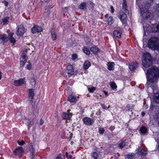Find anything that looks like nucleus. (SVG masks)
I'll use <instances>...</instances> for the list:
<instances>
[{
  "label": "nucleus",
  "mask_w": 159,
  "mask_h": 159,
  "mask_svg": "<svg viewBox=\"0 0 159 159\" xmlns=\"http://www.w3.org/2000/svg\"><path fill=\"white\" fill-rule=\"evenodd\" d=\"M43 29L42 28L37 25H35L32 28L31 31L33 34L36 33H39L42 32Z\"/></svg>",
  "instance_id": "nucleus-7"
},
{
  "label": "nucleus",
  "mask_w": 159,
  "mask_h": 159,
  "mask_svg": "<svg viewBox=\"0 0 159 159\" xmlns=\"http://www.w3.org/2000/svg\"><path fill=\"white\" fill-rule=\"evenodd\" d=\"M107 23L108 24L111 25L114 22V19L112 16L109 17L107 20Z\"/></svg>",
  "instance_id": "nucleus-25"
},
{
  "label": "nucleus",
  "mask_w": 159,
  "mask_h": 159,
  "mask_svg": "<svg viewBox=\"0 0 159 159\" xmlns=\"http://www.w3.org/2000/svg\"><path fill=\"white\" fill-rule=\"evenodd\" d=\"M142 150H141V154H142V155H143V154H144L145 153H144L143 152H142Z\"/></svg>",
  "instance_id": "nucleus-54"
},
{
  "label": "nucleus",
  "mask_w": 159,
  "mask_h": 159,
  "mask_svg": "<svg viewBox=\"0 0 159 159\" xmlns=\"http://www.w3.org/2000/svg\"><path fill=\"white\" fill-rule=\"evenodd\" d=\"M30 82L32 86L35 87L36 84V81L34 78L32 77L30 79Z\"/></svg>",
  "instance_id": "nucleus-24"
},
{
  "label": "nucleus",
  "mask_w": 159,
  "mask_h": 159,
  "mask_svg": "<svg viewBox=\"0 0 159 159\" xmlns=\"http://www.w3.org/2000/svg\"><path fill=\"white\" fill-rule=\"evenodd\" d=\"M25 30L22 25H20L18 27L16 34L18 36H22L25 32Z\"/></svg>",
  "instance_id": "nucleus-10"
},
{
  "label": "nucleus",
  "mask_w": 159,
  "mask_h": 159,
  "mask_svg": "<svg viewBox=\"0 0 159 159\" xmlns=\"http://www.w3.org/2000/svg\"><path fill=\"white\" fill-rule=\"evenodd\" d=\"M8 40V38L6 34L0 35V43L6 42Z\"/></svg>",
  "instance_id": "nucleus-14"
},
{
  "label": "nucleus",
  "mask_w": 159,
  "mask_h": 159,
  "mask_svg": "<svg viewBox=\"0 0 159 159\" xmlns=\"http://www.w3.org/2000/svg\"><path fill=\"white\" fill-rule=\"evenodd\" d=\"M103 92L104 93V94L105 95H106V96H108V93L106 91L104 90V91H103Z\"/></svg>",
  "instance_id": "nucleus-46"
},
{
  "label": "nucleus",
  "mask_w": 159,
  "mask_h": 159,
  "mask_svg": "<svg viewBox=\"0 0 159 159\" xmlns=\"http://www.w3.org/2000/svg\"><path fill=\"white\" fill-rule=\"evenodd\" d=\"M156 7H158L159 8V4H157L156 5Z\"/></svg>",
  "instance_id": "nucleus-53"
},
{
  "label": "nucleus",
  "mask_w": 159,
  "mask_h": 159,
  "mask_svg": "<svg viewBox=\"0 0 159 159\" xmlns=\"http://www.w3.org/2000/svg\"><path fill=\"white\" fill-rule=\"evenodd\" d=\"M66 155L68 159H72V156L70 154H69L67 152H66Z\"/></svg>",
  "instance_id": "nucleus-38"
},
{
  "label": "nucleus",
  "mask_w": 159,
  "mask_h": 159,
  "mask_svg": "<svg viewBox=\"0 0 159 159\" xmlns=\"http://www.w3.org/2000/svg\"><path fill=\"white\" fill-rule=\"evenodd\" d=\"M28 51V50L27 49H25L23 51V53L22 54H24L26 55Z\"/></svg>",
  "instance_id": "nucleus-43"
},
{
  "label": "nucleus",
  "mask_w": 159,
  "mask_h": 159,
  "mask_svg": "<svg viewBox=\"0 0 159 159\" xmlns=\"http://www.w3.org/2000/svg\"><path fill=\"white\" fill-rule=\"evenodd\" d=\"M141 115L143 116H144L145 115V113L143 112H142L141 113Z\"/></svg>",
  "instance_id": "nucleus-48"
},
{
  "label": "nucleus",
  "mask_w": 159,
  "mask_h": 159,
  "mask_svg": "<svg viewBox=\"0 0 159 159\" xmlns=\"http://www.w3.org/2000/svg\"><path fill=\"white\" fill-rule=\"evenodd\" d=\"M51 34H52V38L53 40H55L56 39V37H57L56 35V34L54 33H52Z\"/></svg>",
  "instance_id": "nucleus-37"
},
{
  "label": "nucleus",
  "mask_w": 159,
  "mask_h": 159,
  "mask_svg": "<svg viewBox=\"0 0 159 159\" xmlns=\"http://www.w3.org/2000/svg\"><path fill=\"white\" fill-rule=\"evenodd\" d=\"M148 80L150 82H156L159 78V68L153 66L149 69L147 72Z\"/></svg>",
  "instance_id": "nucleus-1"
},
{
  "label": "nucleus",
  "mask_w": 159,
  "mask_h": 159,
  "mask_svg": "<svg viewBox=\"0 0 159 159\" xmlns=\"http://www.w3.org/2000/svg\"><path fill=\"white\" fill-rule=\"evenodd\" d=\"M122 31L120 30H117L114 31L113 34L115 37L120 38L121 36Z\"/></svg>",
  "instance_id": "nucleus-15"
},
{
  "label": "nucleus",
  "mask_w": 159,
  "mask_h": 159,
  "mask_svg": "<svg viewBox=\"0 0 159 159\" xmlns=\"http://www.w3.org/2000/svg\"><path fill=\"white\" fill-rule=\"evenodd\" d=\"M91 64L90 62L88 61H85L83 65V68L84 70H86L91 66Z\"/></svg>",
  "instance_id": "nucleus-17"
},
{
  "label": "nucleus",
  "mask_w": 159,
  "mask_h": 159,
  "mask_svg": "<svg viewBox=\"0 0 159 159\" xmlns=\"http://www.w3.org/2000/svg\"><path fill=\"white\" fill-rule=\"evenodd\" d=\"M83 50L84 52L87 55H89L90 53V51L89 49L87 48L84 47L83 48Z\"/></svg>",
  "instance_id": "nucleus-28"
},
{
  "label": "nucleus",
  "mask_w": 159,
  "mask_h": 159,
  "mask_svg": "<svg viewBox=\"0 0 159 159\" xmlns=\"http://www.w3.org/2000/svg\"><path fill=\"white\" fill-rule=\"evenodd\" d=\"M104 132V129L103 128H99V132L100 134H103Z\"/></svg>",
  "instance_id": "nucleus-36"
},
{
  "label": "nucleus",
  "mask_w": 159,
  "mask_h": 159,
  "mask_svg": "<svg viewBox=\"0 0 159 159\" xmlns=\"http://www.w3.org/2000/svg\"><path fill=\"white\" fill-rule=\"evenodd\" d=\"M125 145V143L123 142H122L120 143L119 144V146L120 147V148H122L123 146Z\"/></svg>",
  "instance_id": "nucleus-39"
},
{
  "label": "nucleus",
  "mask_w": 159,
  "mask_h": 159,
  "mask_svg": "<svg viewBox=\"0 0 159 159\" xmlns=\"http://www.w3.org/2000/svg\"><path fill=\"white\" fill-rule=\"evenodd\" d=\"M9 19V18L8 17H7L2 19V22H3L4 25L7 24Z\"/></svg>",
  "instance_id": "nucleus-31"
},
{
  "label": "nucleus",
  "mask_w": 159,
  "mask_h": 159,
  "mask_svg": "<svg viewBox=\"0 0 159 159\" xmlns=\"http://www.w3.org/2000/svg\"><path fill=\"white\" fill-rule=\"evenodd\" d=\"M50 0H44L46 2H48V1H49Z\"/></svg>",
  "instance_id": "nucleus-56"
},
{
  "label": "nucleus",
  "mask_w": 159,
  "mask_h": 159,
  "mask_svg": "<svg viewBox=\"0 0 159 159\" xmlns=\"http://www.w3.org/2000/svg\"><path fill=\"white\" fill-rule=\"evenodd\" d=\"M154 98L156 102H159V93H155Z\"/></svg>",
  "instance_id": "nucleus-27"
},
{
  "label": "nucleus",
  "mask_w": 159,
  "mask_h": 159,
  "mask_svg": "<svg viewBox=\"0 0 159 159\" xmlns=\"http://www.w3.org/2000/svg\"><path fill=\"white\" fill-rule=\"evenodd\" d=\"M118 17L123 23L125 24L126 23L127 20V16L123 11H121L119 12Z\"/></svg>",
  "instance_id": "nucleus-8"
},
{
  "label": "nucleus",
  "mask_w": 159,
  "mask_h": 159,
  "mask_svg": "<svg viewBox=\"0 0 159 159\" xmlns=\"http://www.w3.org/2000/svg\"><path fill=\"white\" fill-rule=\"evenodd\" d=\"M72 58L73 60H75L77 58V55L76 54H74L72 55Z\"/></svg>",
  "instance_id": "nucleus-42"
},
{
  "label": "nucleus",
  "mask_w": 159,
  "mask_h": 159,
  "mask_svg": "<svg viewBox=\"0 0 159 159\" xmlns=\"http://www.w3.org/2000/svg\"><path fill=\"white\" fill-rule=\"evenodd\" d=\"M140 130L142 133L144 134L147 132V129L144 126H142L140 128Z\"/></svg>",
  "instance_id": "nucleus-33"
},
{
  "label": "nucleus",
  "mask_w": 159,
  "mask_h": 159,
  "mask_svg": "<svg viewBox=\"0 0 159 159\" xmlns=\"http://www.w3.org/2000/svg\"><path fill=\"white\" fill-rule=\"evenodd\" d=\"M72 115L68 111L67 113H63L62 115V117L63 119L65 120H70L71 117Z\"/></svg>",
  "instance_id": "nucleus-13"
},
{
  "label": "nucleus",
  "mask_w": 159,
  "mask_h": 159,
  "mask_svg": "<svg viewBox=\"0 0 159 159\" xmlns=\"http://www.w3.org/2000/svg\"><path fill=\"white\" fill-rule=\"evenodd\" d=\"M136 3L140 8V12L142 16L144 18H148L149 16L150 13L148 11V9L149 7L148 4H143L141 5L139 3V0H136Z\"/></svg>",
  "instance_id": "nucleus-2"
},
{
  "label": "nucleus",
  "mask_w": 159,
  "mask_h": 159,
  "mask_svg": "<svg viewBox=\"0 0 159 159\" xmlns=\"http://www.w3.org/2000/svg\"><path fill=\"white\" fill-rule=\"evenodd\" d=\"M152 63V58L150 54L147 52L143 53L142 64L144 67L147 68L150 66Z\"/></svg>",
  "instance_id": "nucleus-3"
},
{
  "label": "nucleus",
  "mask_w": 159,
  "mask_h": 159,
  "mask_svg": "<svg viewBox=\"0 0 159 159\" xmlns=\"http://www.w3.org/2000/svg\"><path fill=\"white\" fill-rule=\"evenodd\" d=\"M137 66V63L136 62L131 63L129 66V69L131 70H134Z\"/></svg>",
  "instance_id": "nucleus-21"
},
{
  "label": "nucleus",
  "mask_w": 159,
  "mask_h": 159,
  "mask_svg": "<svg viewBox=\"0 0 159 159\" xmlns=\"http://www.w3.org/2000/svg\"><path fill=\"white\" fill-rule=\"evenodd\" d=\"M83 120L84 123L89 126L92 125L94 122L93 119L88 117H85L83 118Z\"/></svg>",
  "instance_id": "nucleus-9"
},
{
  "label": "nucleus",
  "mask_w": 159,
  "mask_h": 159,
  "mask_svg": "<svg viewBox=\"0 0 159 159\" xmlns=\"http://www.w3.org/2000/svg\"><path fill=\"white\" fill-rule=\"evenodd\" d=\"M4 4H5V5L6 6H7L8 5V3L7 2H4Z\"/></svg>",
  "instance_id": "nucleus-47"
},
{
  "label": "nucleus",
  "mask_w": 159,
  "mask_h": 159,
  "mask_svg": "<svg viewBox=\"0 0 159 159\" xmlns=\"http://www.w3.org/2000/svg\"><path fill=\"white\" fill-rule=\"evenodd\" d=\"M26 83L25 78L20 79L17 80H15L14 81V85L16 86L21 85L23 84H25Z\"/></svg>",
  "instance_id": "nucleus-11"
},
{
  "label": "nucleus",
  "mask_w": 159,
  "mask_h": 159,
  "mask_svg": "<svg viewBox=\"0 0 159 159\" xmlns=\"http://www.w3.org/2000/svg\"><path fill=\"white\" fill-rule=\"evenodd\" d=\"M13 34V33H11V34H9L8 38V40H9L10 42L11 43L14 44L16 43V40L15 39L12 37Z\"/></svg>",
  "instance_id": "nucleus-19"
},
{
  "label": "nucleus",
  "mask_w": 159,
  "mask_h": 159,
  "mask_svg": "<svg viewBox=\"0 0 159 159\" xmlns=\"http://www.w3.org/2000/svg\"><path fill=\"white\" fill-rule=\"evenodd\" d=\"M90 50L91 51L95 54H97L98 52H99V49L95 47H93L91 48Z\"/></svg>",
  "instance_id": "nucleus-23"
},
{
  "label": "nucleus",
  "mask_w": 159,
  "mask_h": 159,
  "mask_svg": "<svg viewBox=\"0 0 159 159\" xmlns=\"http://www.w3.org/2000/svg\"><path fill=\"white\" fill-rule=\"evenodd\" d=\"M26 67L27 69L29 70H31L32 67V65L30 61H28V64L26 65Z\"/></svg>",
  "instance_id": "nucleus-30"
},
{
  "label": "nucleus",
  "mask_w": 159,
  "mask_h": 159,
  "mask_svg": "<svg viewBox=\"0 0 159 159\" xmlns=\"http://www.w3.org/2000/svg\"><path fill=\"white\" fill-rule=\"evenodd\" d=\"M66 73L67 74L69 77L72 76L74 74V70L72 65H69L66 67Z\"/></svg>",
  "instance_id": "nucleus-5"
},
{
  "label": "nucleus",
  "mask_w": 159,
  "mask_h": 159,
  "mask_svg": "<svg viewBox=\"0 0 159 159\" xmlns=\"http://www.w3.org/2000/svg\"><path fill=\"white\" fill-rule=\"evenodd\" d=\"M91 158L93 159H98L99 157V154L96 152H93L91 154Z\"/></svg>",
  "instance_id": "nucleus-22"
},
{
  "label": "nucleus",
  "mask_w": 159,
  "mask_h": 159,
  "mask_svg": "<svg viewBox=\"0 0 159 159\" xmlns=\"http://www.w3.org/2000/svg\"><path fill=\"white\" fill-rule=\"evenodd\" d=\"M24 152V151L21 147H19L13 151L14 154L15 155H20Z\"/></svg>",
  "instance_id": "nucleus-12"
},
{
  "label": "nucleus",
  "mask_w": 159,
  "mask_h": 159,
  "mask_svg": "<svg viewBox=\"0 0 159 159\" xmlns=\"http://www.w3.org/2000/svg\"><path fill=\"white\" fill-rule=\"evenodd\" d=\"M18 144L20 145H23L25 143V142L24 141H21V142L18 141Z\"/></svg>",
  "instance_id": "nucleus-40"
},
{
  "label": "nucleus",
  "mask_w": 159,
  "mask_h": 159,
  "mask_svg": "<svg viewBox=\"0 0 159 159\" xmlns=\"http://www.w3.org/2000/svg\"><path fill=\"white\" fill-rule=\"evenodd\" d=\"M110 107V106L109 105V106H108V108H109Z\"/></svg>",
  "instance_id": "nucleus-57"
},
{
  "label": "nucleus",
  "mask_w": 159,
  "mask_h": 159,
  "mask_svg": "<svg viewBox=\"0 0 159 159\" xmlns=\"http://www.w3.org/2000/svg\"><path fill=\"white\" fill-rule=\"evenodd\" d=\"M86 2H83L80 5L79 8L81 9L84 10L86 8Z\"/></svg>",
  "instance_id": "nucleus-26"
},
{
  "label": "nucleus",
  "mask_w": 159,
  "mask_h": 159,
  "mask_svg": "<svg viewBox=\"0 0 159 159\" xmlns=\"http://www.w3.org/2000/svg\"><path fill=\"white\" fill-rule=\"evenodd\" d=\"M43 123H44L43 120L42 119H40V124L41 125H42L43 124Z\"/></svg>",
  "instance_id": "nucleus-45"
},
{
  "label": "nucleus",
  "mask_w": 159,
  "mask_h": 159,
  "mask_svg": "<svg viewBox=\"0 0 159 159\" xmlns=\"http://www.w3.org/2000/svg\"><path fill=\"white\" fill-rule=\"evenodd\" d=\"M42 0H41V1H42Z\"/></svg>",
  "instance_id": "nucleus-58"
},
{
  "label": "nucleus",
  "mask_w": 159,
  "mask_h": 159,
  "mask_svg": "<svg viewBox=\"0 0 159 159\" xmlns=\"http://www.w3.org/2000/svg\"><path fill=\"white\" fill-rule=\"evenodd\" d=\"M64 9H65V11H66L67 10V9L66 8H64Z\"/></svg>",
  "instance_id": "nucleus-55"
},
{
  "label": "nucleus",
  "mask_w": 159,
  "mask_h": 159,
  "mask_svg": "<svg viewBox=\"0 0 159 159\" xmlns=\"http://www.w3.org/2000/svg\"><path fill=\"white\" fill-rule=\"evenodd\" d=\"M28 57L26 55L22 54L20 58V66L23 67L27 61Z\"/></svg>",
  "instance_id": "nucleus-6"
},
{
  "label": "nucleus",
  "mask_w": 159,
  "mask_h": 159,
  "mask_svg": "<svg viewBox=\"0 0 159 159\" xmlns=\"http://www.w3.org/2000/svg\"><path fill=\"white\" fill-rule=\"evenodd\" d=\"M105 17L106 18H107L109 17V15L108 14H107L105 15Z\"/></svg>",
  "instance_id": "nucleus-49"
},
{
  "label": "nucleus",
  "mask_w": 159,
  "mask_h": 159,
  "mask_svg": "<svg viewBox=\"0 0 159 159\" xmlns=\"http://www.w3.org/2000/svg\"><path fill=\"white\" fill-rule=\"evenodd\" d=\"M56 159H62V155L61 154H59L56 157Z\"/></svg>",
  "instance_id": "nucleus-41"
},
{
  "label": "nucleus",
  "mask_w": 159,
  "mask_h": 159,
  "mask_svg": "<svg viewBox=\"0 0 159 159\" xmlns=\"http://www.w3.org/2000/svg\"><path fill=\"white\" fill-rule=\"evenodd\" d=\"M96 89V88L95 87H92L91 88H89L88 89V90L89 91L90 93H93V92L95 91Z\"/></svg>",
  "instance_id": "nucleus-35"
},
{
  "label": "nucleus",
  "mask_w": 159,
  "mask_h": 159,
  "mask_svg": "<svg viewBox=\"0 0 159 159\" xmlns=\"http://www.w3.org/2000/svg\"><path fill=\"white\" fill-rule=\"evenodd\" d=\"M2 72L0 71V80L2 78Z\"/></svg>",
  "instance_id": "nucleus-50"
},
{
  "label": "nucleus",
  "mask_w": 159,
  "mask_h": 159,
  "mask_svg": "<svg viewBox=\"0 0 159 159\" xmlns=\"http://www.w3.org/2000/svg\"><path fill=\"white\" fill-rule=\"evenodd\" d=\"M114 63L113 62H109L107 63V68L109 70H111L114 69Z\"/></svg>",
  "instance_id": "nucleus-20"
},
{
  "label": "nucleus",
  "mask_w": 159,
  "mask_h": 159,
  "mask_svg": "<svg viewBox=\"0 0 159 159\" xmlns=\"http://www.w3.org/2000/svg\"><path fill=\"white\" fill-rule=\"evenodd\" d=\"M157 29L159 31V23L158 24L157 26Z\"/></svg>",
  "instance_id": "nucleus-51"
},
{
  "label": "nucleus",
  "mask_w": 159,
  "mask_h": 159,
  "mask_svg": "<svg viewBox=\"0 0 159 159\" xmlns=\"http://www.w3.org/2000/svg\"><path fill=\"white\" fill-rule=\"evenodd\" d=\"M148 46L153 50H159V39L156 37H152L148 40Z\"/></svg>",
  "instance_id": "nucleus-4"
},
{
  "label": "nucleus",
  "mask_w": 159,
  "mask_h": 159,
  "mask_svg": "<svg viewBox=\"0 0 159 159\" xmlns=\"http://www.w3.org/2000/svg\"><path fill=\"white\" fill-rule=\"evenodd\" d=\"M110 85L111 88L113 90H115L117 87V86L116 84L114 82H111L110 84Z\"/></svg>",
  "instance_id": "nucleus-29"
},
{
  "label": "nucleus",
  "mask_w": 159,
  "mask_h": 159,
  "mask_svg": "<svg viewBox=\"0 0 159 159\" xmlns=\"http://www.w3.org/2000/svg\"><path fill=\"white\" fill-rule=\"evenodd\" d=\"M102 107H103V108L104 109H106L107 108L105 107V106L104 105H103V106H102Z\"/></svg>",
  "instance_id": "nucleus-52"
},
{
  "label": "nucleus",
  "mask_w": 159,
  "mask_h": 159,
  "mask_svg": "<svg viewBox=\"0 0 159 159\" xmlns=\"http://www.w3.org/2000/svg\"><path fill=\"white\" fill-rule=\"evenodd\" d=\"M122 6L123 9V10H126L127 8V4L126 0H123Z\"/></svg>",
  "instance_id": "nucleus-32"
},
{
  "label": "nucleus",
  "mask_w": 159,
  "mask_h": 159,
  "mask_svg": "<svg viewBox=\"0 0 159 159\" xmlns=\"http://www.w3.org/2000/svg\"><path fill=\"white\" fill-rule=\"evenodd\" d=\"M110 9L111 10V12L112 13H113L114 12V10L113 7L112 6H111L110 7Z\"/></svg>",
  "instance_id": "nucleus-44"
},
{
  "label": "nucleus",
  "mask_w": 159,
  "mask_h": 159,
  "mask_svg": "<svg viewBox=\"0 0 159 159\" xmlns=\"http://www.w3.org/2000/svg\"><path fill=\"white\" fill-rule=\"evenodd\" d=\"M68 100L71 103H74L76 101L77 99L75 96L72 95H71L68 96Z\"/></svg>",
  "instance_id": "nucleus-16"
},
{
  "label": "nucleus",
  "mask_w": 159,
  "mask_h": 159,
  "mask_svg": "<svg viewBox=\"0 0 159 159\" xmlns=\"http://www.w3.org/2000/svg\"><path fill=\"white\" fill-rule=\"evenodd\" d=\"M134 157V154H128L127 155L126 157L129 159H132Z\"/></svg>",
  "instance_id": "nucleus-34"
},
{
  "label": "nucleus",
  "mask_w": 159,
  "mask_h": 159,
  "mask_svg": "<svg viewBox=\"0 0 159 159\" xmlns=\"http://www.w3.org/2000/svg\"><path fill=\"white\" fill-rule=\"evenodd\" d=\"M28 91V97L32 99L34 95V90L32 89H29Z\"/></svg>",
  "instance_id": "nucleus-18"
}]
</instances>
